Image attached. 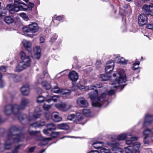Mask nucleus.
I'll return each instance as SVG.
<instances>
[{"mask_svg": "<svg viewBox=\"0 0 153 153\" xmlns=\"http://www.w3.org/2000/svg\"><path fill=\"white\" fill-rule=\"evenodd\" d=\"M55 107L59 109H61L63 111V107L65 105V103H60L56 104L55 105Z\"/></svg>", "mask_w": 153, "mask_h": 153, "instance_id": "35", "label": "nucleus"}, {"mask_svg": "<svg viewBox=\"0 0 153 153\" xmlns=\"http://www.w3.org/2000/svg\"><path fill=\"white\" fill-rule=\"evenodd\" d=\"M143 12L147 15H150L153 16V4L151 3L149 4H145L142 8Z\"/></svg>", "mask_w": 153, "mask_h": 153, "instance_id": "9", "label": "nucleus"}, {"mask_svg": "<svg viewBox=\"0 0 153 153\" xmlns=\"http://www.w3.org/2000/svg\"><path fill=\"white\" fill-rule=\"evenodd\" d=\"M20 55L22 61L19 63L16 67V71H19L30 66L31 60L29 57L26 56L25 53L23 51L20 52Z\"/></svg>", "mask_w": 153, "mask_h": 153, "instance_id": "5", "label": "nucleus"}, {"mask_svg": "<svg viewBox=\"0 0 153 153\" xmlns=\"http://www.w3.org/2000/svg\"><path fill=\"white\" fill-rule=\"evenodd\" d=\"M1 81V83L0 84V87L2 88L4 86L5 83L3 80H0Z\"/></svg>", "mask_w": 153, "mask_h": 153, "instance_id": "55", "label": "nucleus"}, {"mask_svg": "<svg viewBox=\"0 0 153 153\" xmlns=\"http://www.w3.org/2000/svg\"><path fill=\"white\" fill-rule=\"evenodd\" d=\"M114 65V62L112 60H111L108 62L107 65L105 68L106 73H109L113 70Z\"/></svg>", "mask_w": 153, "mask_h": 153, "instance_id": "15", "label": "nucleus"}, {"mask_svg": "<svg viewBox=\"0 0 153 153\" xmlns=\"http://www.w3.org/2000/svg\"><path fill=\"white\" fill-rule=\"evenodd\" d=\"M45 125V123L43 120H42L39 124L37 123H34L31 124L30 127H33L34 128L39 127L40 126H42Z\"/></svg>", "mask_w": 153, "mask_h": 153, "instance_id": "31", "label": "nucleus"}, {"mask_svg": "<svg viewBox=\"0 0 153 153\" xmlns=\"http://www.w3.org/2000/svg\"><path fill=\"white\" fill-rule=\"evenodd\" d=\"M63 107V111H66L69 110L71 108V105L70 104H66L65 103V105Z\"/></svg>", "mask_w": 153, "mask_h": 153, "instance_id": "42", "label": "nucleus"}, {"mask_svg": "<svg viewBox=\"0 0 153 153\" xmlns=\"http://www.w3.org/2000/svg\"><path fill=\"white\" fill-rule=\"evenodd\" d=\"M21 16L25 21H27L28 20V18L27 17V15L24 13H22L20 14Z\"/></svg>", "mask_w": 153, "mask_h": 153, "instance_id": "46", "label": "nucleus"}, {"mask_svg": "<svg viewBox=\"0 0 153 153\" xmlns=\"http://www.w3.org/2000/svg\"><path fill=\"white\" fill-rule=\"evenodd\" d=\"M70 79L73 82L76 81L78 79V75L77 73L75 71L70 72L68 75Z\"/></svg>", "mask_w": 153, "mask_h": 153, "instance_id": "17", "label": "nucleus"}, {"mask_svg": "<svg viewBox=\"0 0 153 153\" xmlns=\"http://www.w3.org/2000/svg\"><path fill=\"white\" fill-rule=\"evenodd\" d=\"M76 103L79 106L82 107H85L88 106L87 101L83 98L79 97L77 98Z\"/></svg>", "mask_w": 153, "mask_h": 153, "instance_id": "14", "label": "nucleus"}, {"mask_svg": "<svg viewBox=\"0 0 153 153\" xmlns=\"http://www.w3.org/2000/svg\"><path fill=\"white\" fill-rule=\"evenodd\" d=\"M40 41L41 43H43L44 42V39L43 37H41L40 38Z\"/></svg>", "mask_w": 153, "mask_h": 153, "instance_id": "60", "label": "nucleus"}, {"mask_svg": "<svg viewBox=\"0 0 153 153\" xmlns=\"http://www.w3.org/2000/svg\"><path fill=\"white\" fill-rule=\"evenodd\" d=\"M111 80L112 81L111 86V89L108 92V94L110 95L114 94L115 90L117 88H124L125 85L123 83L126 81L125 73L123 71L114 73L111 77Z\"/></svg>", "mask_w": 153, "mask_h": 153, "instance_id": "1", "label": "nucleus"}, {"mask_svg": "<svg viewBox=\"0 0 153 153\" xmlns=\"http://www.w3.org/2000/svg\"><path fill=\"white\" fill-rule=\"evenodd\" d=\"M51 91L54 93H60L63 97H67L71 93V90L67 89L61 90L56 85L52 88Z\"/></svg>", "mask_w": 153, "mask_h": 153, "instance_id": "8", "label": "nucleus"}, {"mask_svg": "<svg viewBox=\"0 0 153 153\" xmlns=\"http://www.w3.org/2000/svg\"><path fill=\"white\" fill-rule=\"evenodd\" d=\"M153 121V116L147 113L146 114L144 122L143 124V127H145L149 126Z\"/></svg>", "mask_w": 153, "mask_h": 153, "instance_id": "11", "label": "nucleus"}, {"mask_svg": "<svg viewBox=\"0 0 153 153\" xmlns=\"http://www.w3.org/2000/svg\"><path fill=\"white\" fill-rule=\"evenodd\" d=\"M0 71H2L3 72H5L6 71V68L4 66H1L0 67ZM2 77V75L0 73V80H2L1 78Z\"/></svg>", "mask_w": 153, "mask_h": 153, "instance_id": "45", "label": "nucleus"}, {"mask_svg": "<svg viewBox=\"0 0 153 153\" xmlns=\"http://www.w3.org/2000/svg\"><path fill=\"white\" fill-rule=\"evenodd\" d=\"M82 113L86 116H90L91 111L89 109H84Z\"/></svg>", "mask_w": 153, "mask_h": 153, "instance_id": "38", "label": "nucleus"}, {"mask_svg": "<svg viewBox=\"0 0 153 153\" xmlns=\"http://www.w3.org/2000/svg\"><path fill=\"white\" fill-rule=\"evenodd\" d=\"M76 86L80 89H85V90L86 91H87L89 90H94L97 88L96 86L93 85L85 87L84 85H81V84L80 83H77L76 85Z\"/></svg>", "mask_w": 153, "mask_h": 153, "instance_id": "16", "label": "nucleus"}, {"mask_svg": "<svg viewBox=\"0 0 153 153\" xmlns=\"http://www.w3.org/2000/svg\"><path fill=\"white\" fill-rule=\"evenodd\" d=\"M147 17L144 14H141L138 16V22L140 26L145 25L147 22Z\"/></svg>", "mask_w": 153, "mask_h": 153, "instance_id": "13", "label": "nucleus"}, {"mask_svg": "<svg viewBox=\"0 0 153 153\" xmlns=\"http://www.w3.org/2000/svg\"><path fill=\"white\" fill-rule=\"evenodd\" d=\"M18 130V128L15 126H13L11 127L10 129V134L7 136V139L5 143L4 147L5 149H9L11 147V142L12 140L15 143L18 142L22 140L24 137L23 135L21 134L12 135L13 133Z\"/></svg>", "mask_w": 153, "mask_h": 153, "instance_id": "3", "label": "nucleus"}, {"mask_svg": "<svg viewBox=\"0 0 153 153\" xmlns=\"http://www.w3.org/2000/svg\"><path fill=\"white\" fill-rule=\"evenodd\" d=\"M41 49L39 47H36L33 49L34 57L35 58L39 59L41 56Z\"/></svg>", "mask_w": 153, "mask_h": 153, "instance_id": "25", "label": "nucleus"}, {"mask_svg": "<svg viewBox=\"0 0 153 153\" xmlns=\"http://www.w3.org/2000/svg\"><path fill=\"white\" fill-rule=\"evenodd\" d=\"M99 153L97 151H92L88 153Z\"/></svg>", "mask_w": 153, "mask_h": 153, "instance_id": "63", "label": "nucleus"}, {"mask_svg": "<svg viewBox=\"0 0 153 153\" xmlns=\"http://www.w3.org/2000/svg\"><path fill=\"white\" fill-rule=\"evenodd\" d=\"M38 131H29V134L31 135H36L37 133H39Z\"/></svg>", "mask_w": 153, "mask_h": 153, "instance_id": "52", "label": "nucleus"}, {"mask_svg": "<svg viewBox=\"0 0 153 153\" xmlns=\"http://www.w3.org/2000/svg\"><path fill=\"white\" fill-rule=\"evenodd\" d=\"M146 27L149 29L153 30V24H148L146 25Z\"/></svg>", "mask_w": 153, "mask_h": 153, "instance_id": "51", "label": "nucleus"}, {"mask_svg": "<svg viewBox=\"0 0 153 153\" xmlns=\"http://www.w3.org/2000/svg\"><path fill=\"white\" fill-rule=\"evenodd\" d=\"M140 144L138 142H136L134 143L133 146H129L125 148L126 153H139V148Z\"/></svg>", "mask_w": 153, "mask_h": 153, "instance_id": "6", "label": "nucleus"}, {"mask_svg": "<svg viewBox=\"0 0 153 153\" xmlns=\"http://www.w3.org/2000/svg\"><path fill=\"white\" fill-rule=\"evenodd\" d=\"M17 107L18 105L16 104L13 105H7L5 107L4 112L7 115L10 114L12 112L16 114L19 111V109Z\"/></svg>", "mask_w": 153, "mask_h": 153, "instance_id": "7", "label": "nucleus"}, {"mask_svg": "<svg viewBox=\"0 0 153 153\" xmlns=\"http://www.w3.org/2000/svg\"><path fill=\"white\" fill-rule=\"evenodd\" d=\"M22 43L24 47L30 53L31 51L32 43L26 40H24Z\"/></svg>", "mask_w": 153, "mask_h": 153, "instance_id": "21", "label": "nucleus"}, {"mask_svg": "<svg viewBox=\"0 0 153 153\" xmlns=\"http://www.w3.org/2000/svg\"><path fill=\"white\" fill-rule=\"evenodd\" d=\"M35 148L34 147H33L30 148L29 151L30 152H33L34 150V149Z\"/></svg>", "mask_w": 153, "mask_h": 153, "instance_id": "61", "label": "nucleus"}, {"mask_svg": "<svg viewBox=\"0 0 153 153\" xmlns=\"http://www.w3.org/2000/svg\"><path fill=\"white\" fill-rule=\"evenodd\" d=\"M140 62L139 61H137L133 64V69L134 70L137 69L139 68Z\"/></svg>", "mask_w": 153, "mask_h": 153, "instance_id": "40", "label": "nucleus"}, {"mask_svg": "<svg viewBox=\"0 0 153 153\" xmlns=\"http://www.w3.org/2000/svg\"><path fill=\"white\" fill-rule=\"evenodd\" d=\"M143 135L145 137L144 141L145 144L148 143L147 141H146L147 137H149V135H150L151 139L152 141L153 142V127L151 129L146 128L145 130L143 133Z\"/></svg>", "mask_w": 153, "mask_h": 153, "instance_id": "10", "label": "nucleus"}, {"mask_svg": "<svg viewBox=\"0 0 153 153\" xmlns=\"http://www.w3.org/2000/svg\"><path fill=\"white\" fill-rule=\"evenodd\" d=\"M47 129L50 131L52 130H56V126L54 124L52 123H50L46 125Z\"/></svg>", "mask_w": 153, "mask_h": 153, "instance_id": "33", "label": "nucleus"}, {"mask_svg": "<svg viewBox=\"0 0 153 153\" xmlns=\"http://www.w3.org/2000/svg\"><path fill=\"white\" fill-rule=\"evenodd\" d=\"M60 132H53L51 134V136L52 137L55 138L58 137L60 134Z\"/></svg>", "mask_w": 153, "mask_h": 153, "instance_id": "41", "label": "nucleus"}, {"mask_svg": "<svg viewBox=\"0 0 153 153\" xmlns=\"http://www.w3.org/2000/svg\"><path fill=\"white\" fill-rule=\"evenodd\" d=\"M63 19V17L61 16H58L56 17V19L57 20L60 21Z\"/></svg>", "mask_w": 153, "mask_h": 153, "instance_id": "54", "label": "nucleus"}, {"mask_svg": "<svg viewBox=\"0 0 153 153\" xmlns=\"http://www.w3.org/2000/svg\"><path fill=\"white\" fill-rule=\"evenodd\" d=\"M34 7V4L32 3H29L28 5L23 2L18 3L16 2L15 3V8L13 5L9 4L7 5L6 9L3 8L1 13H0V19H1L7 13V10H8L11 14H13L15 12H17L19 10H27L28 8H32Z\"/></svg>", "mask_w": 153, "mask_h": 153, "instance_id": "2", "label": "nucleus"}, {"mask_svg": "<svg viewBox=\"0 0 153 153\" xmlns=\"http://www.w3.org/2000/svg\"><path fill=\"white\" fill-rule=\"evenodd\" d=\"M42 85L43 88L49 90L51 88L50 83L45 80L42 82Z\"/></svg>", "mask_w": 153, "mask_h": 153, "instance_id": "28", "label": "nucleus"}, {"mask_svg": "<svg viewBox=\"0 0 153 153\" xmlns=\"http://www.w3.org/2000/svg\"><path fill=\"white\" fill-rule=\"evenodd\" d=\"M42 77H41V76L40 74H38L36 77V79L38 81V83H39L41 82L42 79Z\"/></svg>", "mask_w": 153, "mask_h": 153, "instance_id": "49", "label": "nucleus"}, {"mask_svg": "<svg viewBox=\"0 0 153 153\" xmlns=\"http://www.w3.org/2000/svg\"><path fill=\"white\" fill-rule=\"evenodd\" d=\"M112 76H111L109 79L108 77L107 76H106L105 74H103L101 75V80L102 81H106L108 79H110L111 80V82H112V81L111 80V77Z\"/></svg>", "mask_w": 153, "mask_h": 153, "instance_id": "43", "label": "nucleus"}, {"mask_svg": "<svg viewBox=\"0 0 153 153\" xmlns=\"http://www.w3.org/2000/svg\"><path fill=\"white\" fill-rule=\"evenodd\" d=\"M42 114V110L39 106L37 107L35 109L34 112L31 118H30L29 120H31L39 118Z\"/></svg>", "mask_w": 153, "mask_h": 153, "instance_id": "12", "label": "nucleus"}, {"mask_svg": "<svg viewBox=\"0 0 153 153\" xmlns=\"http://www.w3.org/2000/svg\"><path fill=\"white\" fill-rule=\"evenodd\" d=\"M52 119L55 122H59L62 120V118L60 117L58 113L57 112H53L52 114Z\"/></svg>", "mask_w": 153, "mask_h": 153, "instance_id": "26", "label": "nucleus"}, {"mask_svg": "<svg viewBox=\"0 0 153 153\" xmlns=\"http://www.w3.org/2000/svg\"><path fill=\"white\" fill-rule=\"evenodd\" d=\"M37 102L39 103H42L45 101L47 102L48 103H50L51 101V99H47L42 96L40 95L37 97Z\"/></svg>", "mask_w": 153, "mask_h": 153, "instance_id": "27", "label": "nucleus"}, {"mask_svg": "<svg viewBox=\"0 0 153 153\" xmlns=\"http://www.w3.org/2000/svg\"><path fill=\"white\" fill-rule=\"evenodd\" d=\"M19 119V120L20 121H22V120H26V119H24L22 118V115H21L20 116Z\"/></svg>", "mask_w": 153, "mask_h": 153, "instance_id": "62", "label": "nucleus"}, {"mask_svg": "<svg viewBox=\"0 0 153 153\" xmlns=\"http://www.w3.org/2000/svg\"><path fill=\"white\" fill-rule=\"evenodd\" d=\"M37 92L39 94H40L42 93V89L40 88H38L37 89Z\"/></svg>", "mask_w": 153, "mask_h": 153, "instance_id": "56", "label": "nucleus"}, {"mask_svg": "<svg viewBox=\"0 0 153 153\" xmlns=\"http://www.w3.org/2000/svg\"><path fill=\"white\" fill-rule=\"evenodd\" d=\"M116 150L117 152H123V150L120 148H116Z\"/></svg>", "mask_w": 153, "mask_h": 153, "instance_id": "58", "label": "nucleus"}, {"mask_svg": "<svg viewBox=\"0 0 153 153\" xmlns=\"http://www.w3.org/2000/svg\"><path fill=\"white\" fill-rule=\"evenodd\" d=\"M93 147L96 149H99L103 145V143L100 142H96L92 144Z\"/></svg>", "mask_w": 153, "mask_h": 153, "instance_id": "32", "label": "nucleus"}, {"mask_svg": "<svg viewBox=\"0 0 153 153\" xmlns=\"http://www.w3.org/2000/svg\"><path fill=\"white\" fill-rule=\"evenodd\" d=\"M83 117L82 114L79 113H76L75 115L74 122L76 124H82V121L83 119Z\"/></svg>", "mask_w": 153, "mask_h": 153, "instance_id": "19", "label": "nucleus"}, {"mask_svg": "<svg viewBox=\"0 0 153 153\" xmlns=\"http://www.w3.org/2000/svg\"><path fill=\"white\" fill-rule=\"evenodd\" d=\"M51 137H48L45 138L44 140L42 141L40 144L39 145L42 146L45 145L48 143L49 141L51 140Z\"/></svg>", "mask_w": 153, "mask_h": 153, "instance_id": "37", "label": "nucleus"}, {"mask_svg": "<svg viewBox=\"0 0 153 153\" xmlns=\"http://www.w3.org/2000/svg\"><path fill=\"white\" fill-rule=\"evenodd\" d=\"M49 130H48V129H44L43 130V132L45 134L48 135L50 134V133L48 132Z\"/></svg>", "mask_w": 153, "mask_h": 153, "instance_id": "57", "label": "nucleus"}, {"mask_svg": "<svg viewBox=\"0 0 153 153\" xmlns=\"http://www.w3.org/2000/svg\"><path fill=\"white\" fill-rule=\"evenodd\" d=\"M19 147H16L14 149L12 153H19L18 150L19 149Z\"/></svg>", "mask_w": 153, "mask_h": 153, "instance_id": "53", "label": "nucleus"}, {"mask_svg": "<svg viewBox=\"0 0 153 153\" xmlns=\"http://www.w3.org/2000/svg\"><path fill=\"white\" fill-rule=\"evenodd\" d=\"M28 25L29 28L30 32L35 33L39 29L38 25L37 24L35 23H32L29 25Z\"/></svg>", "mask_w": 153, "mask_h": 153, "instance_id": "23", "label": "nucleus"}, {"mask_svg": "<svg viewBox=\"0 0 153 153\" xmlns=\"http://www.w3.org/2000/svg\"><path fill=\"white\" fill-rule=\"evenodd\" d=\"M114 60L118 63L120 64H126L127 61H126L123 58L119 56L118 55H114Z\"/></svg>", "mask_w": 153, "mask_h": 153, "instance_id": "20", "label": "nucleus"}, {"mask_svg": "<svg viewBox=\"0 0 153 153\" xmlns=\"http://www.w3.org/2000/svg\"><path fill=\"white\" fill-rule=\"evenodd\" d=\"M21 91L22 94L24 95H28L30 92V88L27 84L24 85L21 88Z\"/></svg>", "mask_w": 153, "mask_h": 153, "instance_id": "18", "label": "nucleus"}, {"mask_svg": "<svg viewBox=\"0 0 153 153\" xmlns=\"http://www.w3.org/2000/svg\"><path fill=\"white\" fill-rule=\"evenodd\" d=\"M138 137H131L130 139H128L126 140V143L127 145H130L132 143L133 141L137 140Z\"/></svg>", "mask_w": 153, "mask_h": 153, "instance_id": "34", "label": "nucleus"}, {"mask_svg": "<svg viewBox=\"0 0 153 153\" xmlns=\"http://www.w3.org/2000/svg\"><path fill=\"white\" fill-rule=\"evenodd\" d=\"M23 31L24 33L30 32V30L29 28V25L24 27L22 28Z\"/></svg>", "mask_w": 153, "mask_h": 153, "instance_id": "44", "label": "nucleus"}, {"mask_svg": "<svg viewBox=\"0 0 153 153\" xmlns=\"http://www.w3.org/2000/svg\"><path fill=\"white\" fill-rule=\"evenodd\" d=\"M57 127L59 129L62 130H67L69 128V126L65 123L59 124L57 125Z\"/></svg>", "mask_w": 153, "mask_h": 153, "instance_id": "30", "label": "nucleus"}, {"mask_svg": "<svg viewBox=\"0 0 153 153\" xmlns=\"http://www.w3.org/2000/svg\"><path fill=\"white\" fill-rule=\"evenodd\" d=\"M118 145V144L117 143H115V144L114 143H111V146L114 148H116Z\"/></svg>", "mask_w": 153, "mask_h": 153, "instance_id": "59", "label": "nucleus"}, {"mask_svg": "<svg viewBox=\"0 0 153 153\" xmlns=\"http://www.w3.org/2000/svg\"><path fill=\"white\" fill-rule=\"evenodd\" d=\"M57 38V36L56 35H54L52 37H51V40H50V41L51 43H53V42L56 40Z\"/></svg>", "mask_w": 153, "mask_h": 153, "instance_id": "48", "label": "nucleus"}, {"mask_svg": "<svg viewBox=\"0 0 153 153\" xmlns=\"http://www.w3.org/2000/svg\"><path fill=\"white\" fill-rule=\"evenodd\" d=\"M50 99L51 100V101L52 100L55 102H57L60 101L59 97L57 95L53 96Z\"/></svg>", "mask_w": 153, "mask_h": 153, "instance_id": "39", "label": "nucleus"}, {"mask_svg": "<svg viewBox=\"0 0 153 153\" xmlns=\"http://www.w3.org/2000/svg\"><path fill=\"white\" fill-rule=\"evenodd\" d=\"M29 102L27 99L25 98H22L21 100V102L20 106L19 107L18 105L17 108L19 109V110L20 109L24 108Z\"/></svg>", "mask_w": 153, "mask_h": 153, "instance_id": "24", "label": "nucleus"}, {"mask_svg": "<svg viewBox=\"0 0 153 153\" xmlns=\"http://www.w3.org/2000/svg\"><path fill=\"white\" fill-rule=\"evenodd\" d=\"M100 152L101 153H108L110 151L107 148H103L101 149Z\"/></svg>", "mask_w": 153, "mask_h": 153, "instance_id": "47", "label": "nucleus"}, {"mask_svg": "<svg viewBox=\"0 0 153 153\" xmlns=\"http://www.w3.org/2000/svg\"><path fill=\"white\" fill-rule=\"evenodd\" d=\"M52 105H48L44 103L43 105V108L45 111H48L51 108Z\"/></svg>", "mask_w": 153, "mask_h": 153, "instance_id": "36", "label": "nucleus"}, {"mask_svg": "<svg viewBox=\"0 0 153 153\" xmlns=\"http://www.w3.org/2000/svg\"><path fill=\"white\" fill-rule=\"evenodd\" d=\"M132 136V135L130 132L122 133L118 136L117 139L118 140H123L126 139L128 136Z\"/></svg>", "mask_w": 153, "mask_h": 153, "instance_id": "22", "label": "nucleus"}, {"mask_svg": "<svg viewBox=\"0 0 153 153\" xmlns=\"http://www.w3.org/2000/svg\"><path fill=\"white\" fill-rule=\"evenodd\" d=\"M45 151V149H43L41 150L40 153H43Z\"/></svg>", "mask_w": 153, "mask_h": 153, "instance_id": "64", "label": "nucleus"}, {"mask_svg": "<svg viewBox=\"0 0 153 153\" xmlns=\"http://www.w3.org/2000/svg\"><path fill=\"white\" fill-rule=\"evenodd\" d=\"M75 115L74 114H72L71 115H69L67 117V119L69 120H71L73 119H74Z\"/></svg>", "mask_w": 153, "mask_h": 153, "instance_id": "50", "label": "nucleus"}, {"mask_svg": "<svg viewBox=\"0 0 153 153\" xmlns=\"http://www.w3.org/2000/svg\"><path fill=\"white\" fill-rule=\"evenodd\" d=\"M99 93L97 90L95 89L88 94L89 97L92 101V104L93 106L100 107L102 105L107 102V101H105L106 94L103 93L98 98Z\"/></svg>", "mask_w": 153, "mask_h": 153, "instance_id": "4", "label": "nucleus"}, {"mask_svg": "<svg viewBox=\"0 0 153 153\" xmlns=\"http://www.w3.org/2000/svg\"><path fill=\"white\" fill-rule=\"evenodd\" d=\"M4 21L7 24H10L14 22V20L12 16H7L4 19Z\"/></svg>", "mask_w": 153, "mask_h": 153, "instance_id": "29", "label": "nucleus"}]
</instances>
